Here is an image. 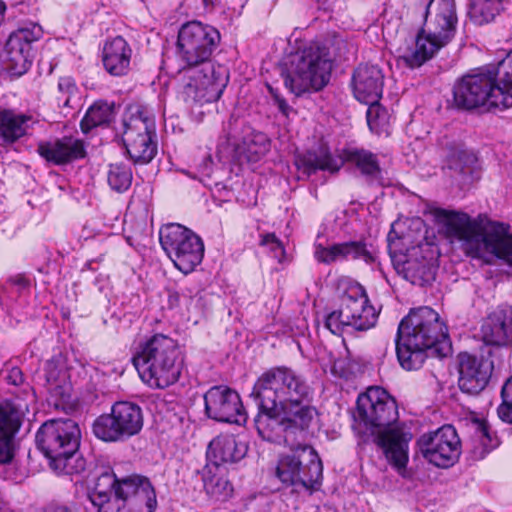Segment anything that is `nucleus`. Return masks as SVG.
I'll use <instances>...</instances> for the list:
<instances>
[{
  "instance_id": "5701e85b",
  "label": "nucleus",
  "mask_w": 512,
  "mask_h": 512,
  "mask_svg": "<svg viewBox=\"0 0 512 512\" xmlns=\"http://www.w3.org/2000/svg\"><path fill=\"white\" fill-rule=\"evenodd\" d=\"M482 336L488 345L512 344V307H498L491 312L482 326Z\"/></svg>"
},
{
  "instance_id": "4d7b16f0",
  "label": "nucleus",
  "mask_w": 512,
  "mask_h": 512,
  "mask_svg": "<svg viewBox=\"0 0 512 512\" xmlns=\"http://www.w3.org/2000/svg\"><path fill=\"white\" fill-rule=\"evenodd\" d=\"M393 243H389V250H390V253H393V247H392Z\"/></svg>"
},
{
  "instance_id": "2eb2a0df",
  "label": "nucleus",
  "mask_w": 512,
  "mask_h": 512,
  "mask_svg": "<svg viewBox=\"0 0 512 512\" xmlns=\"http://www.w3.org/2000/svg\"><path fill=\"white\" fill-rule=\"evenodd\" d=\"M115 490L114 502L105 512H154L157 506L156 493L150 480L131 475L120 480Z\"/></svg>"
},
{
  "instance_id": "2f4dec72",
  "label": "nucleus",
  "mask_w": 512,
  "mask_h": 512,
  "mask_svg": "<svg viewBox=\"0 0 512 512\" xmlns=\"http://www.w3.org/2000/svg\"><path fill=\"white\" fill-rule=\"evenodd\" d=\"M17 410L11 404L0 406V464L10 463L14 457L13 438L19 429Z\"/></svg>"
},
{
  "instance_id": "9d476101",
  "label": "nucleus",
  "mask_w": 512,
  "mask_h": 512,
  "mask_svg": "<svg viewBox=\"0 0 512 512\" xmlns=\"http://www.w3.org/2000/svg\"><path fill=\"white\" fill-rule=\"evenodd\" d=\"M378 312L361 286L350 287L340 298L339 308L325 317V327L333 334L340 335L345 328L367 331L375 326Z\"/></svg>"
},
{
  "instance_id": "1a4fd4ad",
  "label": "nucleus",
  "mask_w": 512,
  "mask_h": 512,
  "mask_svg": "<svg viewBox=\"0 0 512 512\" xmlns=\"http://www.w3.org/2000/svg\"><path fill=\"white\" fill-rule=\"evenodd\" d=\"M275 476L286 486L315 491L323 479L322 461L313 447L297 445L289 453L279 456Z\"/></svg>"
},
{
  "instance_id": "bb28decb",
  "label": "nucleus",
  "mask_w": 512,
  "mask_h": 512,
  "mask_svg": "<svg viewBox=\"0 0 512 512\" xmlns=\"http://www.w3.org/2000/svg\"><path fill=\"white\" fill-rule=\"evenodd\" d=\"M296 165L299 170L310 176L320 170L337 173L343 165V160L334 157L329 147L321 144L315 149L298 155Z\"/></svg>"
},
{
  "instance_id": "c9c22d12",
  "label": "nucleus",
  "mask_w": 512,
  "mask_h": 512,
  "mask_svg": "<svg viewBox=\"0 0 512 512\" xmlns=\"http://www.w3.org/2000/svg\"><path fill=\"white\" fill-rule=\"evenodd\" d=\"M269 150V141L262 133L245 137L242 144H237L233 150V160L238 162H257Z\"/></svg>"
},
{
  "instance_id": "4c0bfd02",
  "label": "nucleus",
  "mask_w": 512,
  "mask_h": 512,
  "mask_svg": "<svg viewBox=\"0 0 512 512\" xmlns=\"http://www.w3.org/2000/svg\"><path fill=\"white\" fill-rule=\"evenodd\" d=\"M321 51V55L329 60L332 65L333 61H342L348 59V55L354 49L351 43H348L341 36L332 34L324 39L321 43H312Z\"/></svg>"
},
{
  "instance_id": "a878e982",
  "label": "nucleus",
  "mask_w": 512,
  "mask_h": 512,
  "mask_svg": "<svg viewBox=\"0 0 512 512\" xmlns=\"http://www.w3.org/2000/svg\"><path fill=\"white\" fill-rule=\"evenodd\" d=\"M476 162L477 158L472 152L464 149H454L447 156L444 167L445 174L451 178L455 185L463 189L474 180Z\"/></svg>"
},
{
  "instance_id": "09e8293b",
  "label": "nucleus",
  "mask_w": 512,
  "mask_h": 512,
  "mask_svg": "<svg viewBox=\"0 0 512 512\" xmlns=\"http://www.w3.org/2000/svg\"><path fill=\"white\" fill-rule=\"evenodd\" d=\"M259 245L262 247H267L269 251L273 254V257L278 259L280 262L285 254V249L281 243V241L277 238L274 233H267L261 235Z\"/></svg>"
},
{
  "instance_id": "473e14b6",
  "label": "nucleus",
  "mask_w": 512,
  "mask_h": 512,
  "mask_svg": "<svg viewBox=\"0 0 512 512\" xmlns=\"http://www.w3.org/2000/svg\"><path fill=\"white\" fill-rule=\"evenodd\" d=\"M344 161L355 167L370 185H382V168L376 154L366 149H347Z\"/></svg>"
},
{
  "instance_id": "39448f33",
  "label": "nucleus",
  "mask_w": 512,
  "mask_h": 512,
  "mask_svg": "<svg viewBox=\"0 0 512 512\" xmlns=\"http://www.w3.org/2000/svg\"><path fill=\"white\" fill-rule=\"evenodd\" d=\"M395 345L399 363L406 370L421 368L426 351L442 358L452 350L445 324L440 321L439 314L427 306L412 309L401 320Z\"/></svg>"
},
{
  "instance_id": "6e6d98bb",
  "label": "nucleus",
  "mask_w": 512,
  "mask_h": 512,
  "mask_svg": "<svg viewBox=\"0 0 512 512\" xmlns=\"http://www.w3.org/2000/svg\"><path fill=\"white\" fill-rule=\"evenodd\" d=\"M203 3L207 7V6L213 5L214 0H203Z\"/></svg>"
},
{
  "instance_id": "4468645a",
  "label": "nucleus",
  "mask_w": 512,
  "mask_h": 512,
  "mask_svg": "<svg viewBox=\"0 0 512 512\" xmlns=\"http://www.w3.org/2000/svg\"><path fill=\"white\" fill-rule=\"evenodd\" d=\"M142 409L130 401H118L111 412L97 417L93 423L94 435L104 442H123L137 435L143 428Z\"/></svg>"
},
{
  "instance_id": "dca6fc26",
  "label": "nucleus",
  "mask_w": 512,
  "mask_h": 512,
  "mask_svg": "<svg viewBox=\"0 0 512 512\" xmlns=\"http://www.w3.org/2000/svg\"><path fill=\"white\" fill-rule=\"evenodd\" d=\"M417 445L424 459L439 468L453 466L461 454L460 438L451 425L423 434Z\"/></svg>"
},
{
  "instance_id": "c03bdc74",
  "label": "nucleus",
  "mask_w": 512,
  "mask_h": 512,
  "mask_svg": "<svg viewBox=\"0 0 512 512\" xmlns=\"http://www.w3.org/2000/svg\"><path fill=\"white\" fill-rule=\"evenodd\" d=\"M107 179L113 190L123 192L127 190L132 183L131 169L122 163L111 164Z\"/></svg>"
},
{
  "instance_id": "7ed1b4c3",
  "label": "nucleus",
  "mask_w": 512,
  "mask_h": 512,
  "mask_svg": "<svg viewBox=\"0 0 512 512\" xmlns=\"http://www.w3.org/2000/svg\"><path fill=\"white\" fill-rule=\"evenodd\" d=\"M270 390L264 395V402L272 411L280 412L284 436L305 433L315 421L318 411L312 405L314 389L306 378L286 366L273 367L264 372Z\"/></svg>"
},
{
  "instance_id": "8fccbe9b",
  "label": "nucleus",
  "mask_w": 512,
  "mask_h": 512,
  "mask_svg": "<svg viewBox=\"0 0 512 512\" xmlns=\"http://www.w3.org/2000/svg\"><path fill=\"white\" fill-rule=\"evenodd\" d=\"M6 379L12 385H21L24 382L22 370L19 367H12L9 370Z\"/></svg>"
},
{
  "instance_id": "412c9836",
  "label": "nucleus",
  "mask_w": 512,
  "mask_h": 512,
  "mask_svg": "<svg viewBox=\"0 0 512 512\" xmlns=\"http://www.w3.org/2000/svg\"><path fill=\"white\" fill-rule=\"evenodd\" d=\"M493 364L488 359L476 357L469 353L458 355V385L467 394L481 392L491 377Z\"/></svg>"
},
{
  "instance_id": "f3484780",
  "label": "nucleus",
  "mask_w": 512,
  "mask_h": 512,
  "mask_svg": "<svg viewBox=\"0 0 512 512\" xmlns=\"http://www.w3.org/2000/svg\"><path fill=\"white\" fill-rule=\"evenodd\" d=\"M414 9L431 35L438 36L444 42L452 40L457 25L454 0H428L415 5Z\"/></svg>"
},
{
  "instance_id": "9b49d317",
  "label": "nucleus",
  "mask_w": 512,
  "mask_h": 512,
  "mask_svg": "<svg viewBox=\"0 0 512 512\" xmlns=\"http://www.w3.org/2000/svg\"><path fill=\"white\" fill-rule=\"evenodd\" d=\"M122 125V141L130 159L135 164L151 162L157 153L154 118L144 107L135 106L124 114Z\"/></svg>"
},
{
  "instance_id": "49530a36",
  "label": "nucleus",
  "mask_w": 512,
  "mask_h": 512,
  "mask_svg": "<svg viewBox=\"0 0 512 512\" xmlns=\"http://www.w3.org/2000/svg\"><path fill=\"white\" fill-rule=\"evenodd\" d=\"M315 259L324 264H331L338 260H346L345 243H335L329 247L319 244L315 247Z\"/></svg>"
},
{
  "instance_id": "aec40b11",
  "label": "nucleus",
  "mask_w": 512,
  "mask_h": 512,
  "mask_svg": "<svg viewBox=\"0 0 512 512\" xmlns=\"http://www.w3.org/2000/svg\"><path fill=\"white\" fill-rule=\"evenodd\" d=\"M204 402L207 416L215 421L240 423L244 419L240 396L227 386L211 387L204 395Z\"/></svg>"
},
{
  "instance_id": "a18cd8bd",
  "label": "nucleus",
  "mask_w": 512,
  "mask_h": 512,
  "mask_svg": "<svg viewBox=\"0 0 512 512\" xmlns=\"http://www.w3.org/2000/svg\"><path fill=\"white\" fill-rule=\"evenodd\" d=\"M366 104L369 105L366 117L370 130L377 134L386 131L389 124L388 111L379 104V101Z\"/></svg>"
},
{
  "instance_id": "864d4df0",
  "label": "nucleus",
  "mask_w": 512,
  "mask_h": 512,
  "mask_svg": "<svg viewBox=\"0 0 512 512\" xmlns=\"http://www.w3.org/2000/svg\"><path fill=\"white\" fill-rule=\"evenodd\" d=\"M14 283L19 286H22V287H25L28 285V281L24 277H21V276H17L14 280Z\"/></svg>"
},
{
  "instance_id": "f03ea898",
  "label": "nucleus",
  "mask_w": 512,
  "mask_h": 512,
  "mask_svg": "<svg viewBox=\"0 0 512 512\" xmlns=\"http://www.w3.org/2000/svg\"><path fill=\"white\" fill-rule=\"evenodd\" d=\"M434 215L445 227L447 235L461 242L466 255L481 259L486 264L499 260L512 267V234L508 225L484 222L480 216L471 219L464 212L441 208L436 209Z\"/></svg>"
},
{
  "instance_id": "b1692460",
  "label": "nucleus",
  "mask_w": 512,
  "mask_h": 512,
  "mask_svg": "<svg viewBox=\"0 0 512 512\" xmlns=\"http://www.w3.org/2000/svg\"><path fill=\"white\" fill-rule=\"evenodd\" d=\"M395 265L398 273L413 285L425 286L435 280V265L418 248H413L404 260L396 262Z\"/></svg>"
},
{
  "instance_id": "c85d7f7f",
  "label": "nucleus",
  "mask_w": 512,
  "mask_h": 512,
  "mask_svg": "<svg viewBox=\"0 0 512 512\" xmlns=\"http://www.w3.org/2000/svg\"><path fill=\"white\" fill-rule=\"evenodd\" d=\"M131 56L130 45L123 37L117 36L104 45L102 62L110 75L124 76L130 70Z\"/></svg>"
},
{
  "instance_id": "c756f323",
  "label": "nucleus",
  "mask_w": 512,
  "mask_h": 512,
  "mask_svg": "<svg viewBox=\"0 0 512 512\" xmlns=\"http://www.w3.org/2000/svg\"><path fill=\"white\" fill-rule=\"evenodd\" d=\"M247 453V446L238 442L233 435H220L214 438L208 445V464L222 467L225 463H234L241 460Z\"/></svg>"
},
{
  "instance_id": "72a5a7b5",
  "label": "nucleus",
  "mask_w": 512,
  "mask_h": 512,
  "mask_svg": "<svg viewBox=\"0 0 512 512\" xmlns=\"http://www.w3.org/2000/svg\"><path fill=\"white\" fill-rule=\"evenodd\" d=\"M448 43L442 41L438 36L431 35L426 28H422L416 37L414 49L402 56V59L411 68L419 67Z\"/></svg>"
},
{
  "instance_id": "7c9ffc66",
  "label": "nucleus",
  "mask_w": 512,
  "mask_h": 512,
  "mask_svg": "<svg viewBox=\"0 0 512 512\" xmlns=\"http://www.w3.org/2000/svg\"><path fill=\"white\" fill-rule=\"evenodd\" d=\"M198 473L207 496L215 502L229 500L234 492L233 485L226 476V470L215 464H206Z\"/></svg>"
},
{
  "instance_id": "58836bf2",
  "label": "nucleus",
  "mask_w": 512,
  "mask_h": 512,
  "mask_svg": "<svg viewBox=\"0 0 512 512\" xmlns=\"http://www.w3.org/2000/svg\"><path fill=\"white\" fill-rule=\"evenodd\" d=\"M45 379L48 391L52 396L66 401L70 397V386L66 383V373L61 371L56 362L47 361L45 366Z\"/></svg>"
},
{
  "instance_id": "37998d69",
  "label": "nucleus",
  "mask_w": 512,
  "mask_h": 512,
  "mask_svg": "<svg viewBox=\"0 0 512 512\" xmlns=\"http://www.w3.org/2000/svg\"><path fill=\"white\" fill-rule=\"evenodd\" d=\"M346 260H362L366 264H371L376 260V251L372 244L365 240L346 241Z\"/></svg>"
},
{
  "instance_id": "5fc2aeb1",
  "label": "nucleus",
  "mask_w": 512,
  "mask_h": 512,
  "mask_svg": "<svg viewBox=\"0 0 512 512\" xmlns=\"http://www.w3.org/2000/svg\"><path fill=\"white\" fill-rule=\"evenodd\" d=\"M269 93L272 95L274 102H276V97L280 96L276 89H274L271 85H267Z\"/></svg>"
},
{
  "instance_id": "f8f14e48",
  "label": "nucleus",
  "mask_w": 512,
  "mask_h": 512,
  "mask_svg": "<svg viewBox=\"0 0 512 512\" xmlns=\"http://www.w3.org/2000/svg\"><path fill=\"white\" fill-rule=\"evenodd\" d=\"M502 90L496 87L495 72L491 69H480L475 73L464 75L453 88V99L456 107L472 110L484 107L504 109L501 102Z\"/></svg>"
},
{
  "instance_id": "603ef678",
  "label": "nucleus",
  "mask_w": 512,
  "mask_h": 512,
  "mask_svg": "<svg viewBox=\"0 0 512 512\" xmlns=\"http://www.w3.org/2000/svg\"><path fill=\"white\" fill-rule=\"evenodd\" d=\"M45 512H72V511L66 506L51 504L45 509Z\"/></svg>"
},
{
  "instance_id": "a211bd4d",
  "label": "nucleus",
  "mask_w": 512,
  "mask_h": 512,
  "mask_svg": "<svg viewBox=\"0 0 512 512\" xmlns=\"http://www.w3.org/2000/svg\"><path fill=\"white\" fill-rule=\"evenodd\" d=\"M41 37L42 29L37 24L12 32L5 44L7 68L14 74H24L31 65L32 43Z\"/></svg>"
},
{
  "instance_id": "423d86ee",
  "label": "nucleus",
  "mask_w": 512,
  "mask_h": 512,
  "mask_svg": "<svg viewBox=\"0 0 512 512\" xmlns=\"http://www.w3.org/2000/svg\"><path fill=\"white\" fill-rule=\"evenodd\" d=\"M81 430L72 419H51L38 429L37 448L49 460V466L58 474L74 475L85 471L87 462L79 452Z\"/></svg>"
},
{
  "instance_id": "0eeeda50",
  "label": "nucleus",
  "mask_w": 512,
  "mask_h": 512,
  "mask_svg": "<svg viewBox=\"0 0 512 512\" xmlns=\"http://www.w3.org/2000/svg\"><path fill=\"white\" fill-rule=\"evenodd\" d=\"M141 379L154 388H166L180 377L182 352L172 338L156 334L142 344L133 356Z\"/></svg>"
},
{
  "instance_id": "ddd939ff",
  "label": "nucleus",
  "mask_w": 512,
  "mask_h": 512,
  "mask_svg": "<svg viewBox=\"0 0 512 512\" xmlns=\"http://www.w3.org/2000/svg\"><path fill=\"white\" fill-rule=\"evenodd\" d=\"M159 240L174 266L184 274L192 272L203 260L202 239L180 224L163 226L159 231Z\"/></svg>"
},
{
  "instance_id": "393cba45",
  "label": "nucleus",
  "mask_w": 512,
  "mask_h": 512,
  "mask_svg": "<svg viewBox=\"0 0 512 512\" xmlns=\"http://www.w3.org/2000/svg\"><path fill=\"white\" fill-rule=\"evenodd\" d=\"M37 151L41 157L55 165L84 158L86 154L83 141L68 136L52 142H41Z\"/></svg>"
},
{
  "instance_id": "6e6552de",
  "label": "nucleus",
  "mask_w": 512,
  "mask_h": 512,
  "mask_svg": "<svg viewBox=\"0 0 512 512\" xmlns=\"http://www.w3.org/2000/svg\"><path fill=\"white\" fill-rule=\"evenodd\" d=\"M332 65L316 45L295 52L284 76L285 86L296 96L322 90L330 81Z\"/></svg>"
},
{
  "instance_id": "4be33fe9",
  "label": "nucleus",
  "mask_w": 512,
  "mask_h": 512,
  "mask_svg": "<svg viewBox=\"0 0 512 512\" xmlns=\"http://www.w3.org/2000/svg\"><path fill=\"white\" fill-rule=\"evenodd\" d=\"M352 86L355 98L362 103H373L382 97L384 76L377 65L360 64L354 71Z\"/></svg>"
},
{
  "instance_id": "a19ab883",
  "label": "nucleus",
  "mask_w": 512,
  "mask_h": 512,
  "mask_svg": "<svg viewBox=\"0 0 512 512\" xmlns=\"http://www.w3.org/2000/svg\"><path fill=\"white\" fill-rule=\"evenodd\" d=\"M473 441L475 446L473 453L477 458H483L490 450L498 445V440L490 432V428L485 421L476 420L473 422Z\"/></svg>"
},
{
  "instance_id": "cd10ccee",
  "label": "nucleus",
  "mask_w": 512,
  "mask_h": 512,
  "mask_svg": "<svg viewBox=\"0 0 512 512\" xmlns=\"http://www.w3.org/2000/svg\"><path fill=\"white\" fill-rule=\"evenodd\" d=\"M120 480L110 467L95 472L93 486L88 497L97 512L108 511L106 507L111 506L114 502L115 490L118 489Z\"/></svg>"
},
{
  "instance_id": "6ab92c4d",
  "label": "nucleus",
  "mask_w": 512,
  "mask_h": 512,
  "mask_svg": "<svg viewBox=\"0 0 512 512\" xmlns=\"http://www.w3.org/2000/svg\"><path fill=\"white\" fill-rule=\"evenodd\" d=\"M269 390L270 386L267 377L265 373H262L256 380L251 392V397H253L259 409L254 423L258 435L263 440L279 442L283 437V433L286 434V429L284 425H282L280 412L272 411L268 404L264 402L263 397L264 395L266 396V392Z\"/></svg>"
},
{
  "instance_id": "f257e3e1",
  "label": "nucleus",
  "mask_w": 512,
  "mask_h": 512,
  "mask_svg": "<svg viewBox=\"0 0 512 512\" xmlns=\"http://www.w3.org/2000/svg\"><path fill=\"white\" fill-rule=\"evenodd\" d=\"M220 39L217 29L200 21L187 22L180 28L177 47L186 64L181 92L185 102H213L221 97L228 82V71L211 59Z\"/></svg>"
},
{
  "instance_id": "f704fd0d",
  "label": "nucleus",
  "mask_w": 512,
  "mask_h": 512,
  "mask_svg": "<svg viewBox=\"0 0 512 512\" xmlns=\"http://www.w3.org/2000/svg\"><path fill=\"white\" fill-rule=\"evenodd\" d=\"M31 117L18 114L12 110L0 111V143L12 144L24 136L28 129Z\"/></svg>"
},
{
  "instance_id": "ea45409f",
  "label": "nucleus",
  "mask_w": 512,
  "mask_h": 512,
  "mask_svg": "<svg viewBox=\"0 0 512 512\" xmlns=\"http://www.w3.org/2000/svg\"><path fill=\"white\" fill-rule=\"evenodd\" d=\"M496 87L502 90L501 104L504 109L512 106V52L499 64L495 72Z\"/></svg>"
},
{
  "instance_id": "de8ad7c7",
  "label": "nucleus",
  "mask_w": 512,
  "mask_h": 512,
  "mask_svg": "<svg viewBox=\"0 0 512 512\" xmlns=\"http://www.w3.org/2000/svg\"><path fill=\"white\" fill-rule=\"evenodd\" d=\"M502 403L498 407L499 418L512 424V376L504 383L501 390Z\"/></svg>"
},
{
  "instance_id": "3c124183",
  "label": "nucleus",
  "mask_w": 512,
  "mask_h": 512,
  "mask_svg": "<svg viewBox=\"0 0 512 512\" xmlns=\"http://www.w3.org/2000/svg\"><path fill=\"white\" fill-rule=\"evenodd\" d=\"M275 104L277 105L278 107V110L284 115V116H288L290 111L292 110V108L288 105V103L286 102V100L281 97V96H277L276 97V102Z\"/></svg>"
},
{
  "instance_id": "e433bc0d",
  "label": "nucleus",
  "mask_w": 512,
  "mask_h": 512,
  "mask_svg": "<svg viewBox=\"0 0 512 512\" xmlns=\"http://www.w3.org/2000/svg\"><path fill=\"white\" fill-rule=\"evenodd\" d=\"M114 116V105L107 101L98 100L94 102L87 110L81 120L80 126L84 133L91 129L108 124Z\"/></svg>"
},
{
  "instance_id": "79ce46f5",
  "label": "nucleus",
  "mask_w": 512,
  "mask_h": 512,
  "mask_svg": "<svg viewBox=\"0 0 512 512\" xmlns=\"http://www.w3.org/2000/svg\"><path fill=\"white\" fill-rule=\"evenodd\" d=\"M57 102L63 108H75L80 101L79 89L73 78L61 77L58 81Z\"/></svg>"
},
{
  "instance_id": "20e7f679",
  "label": "nucleus",
  "mask_w": 512,
  "mask_h": 512,
  "mask_svg": "<svg viewBox=\"0 0 512 512\" xmlns=\"http://www.w3.org/2000/svg\"><path fill=\"white\" fill-rule=\"evenodd\" d=\"M367 428H382L377 443L388 463L406 477L408 445L412 434L400 426H391L398 420L397 403L386 390L370 387L357 399L356 416Z\"/></svg>"
}]
</instances>
